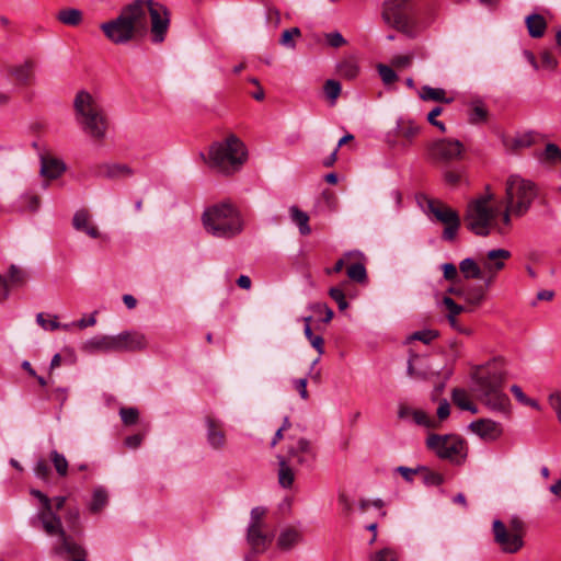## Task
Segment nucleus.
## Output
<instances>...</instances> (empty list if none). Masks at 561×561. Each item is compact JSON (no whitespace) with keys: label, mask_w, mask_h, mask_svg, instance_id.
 <instances>
[{"label":"nucleus","mask_w":561,"mask_h":561,"mask_svg":"<svg viewBox=\"0 0 561 561\" xmlns=\"http://www.w3.org/2000/svg\"><path fill=\"white\" fill-rule=\"evenodd\" d=\"M382 18L386 23L409 37L419 34L416 12L411 0H387Z\"/></svg>","instance_id":"nucleus-7"},{"label":"nucleus","mask_w":561,"mask_h":561,"mask_svg":"<svg viewBox=\"0 0 561 561\" xmlns=\"http://www.w3.org/2000/svg\"><path fill=\"white\" fill-rule=\"evenodd\" d=\"M378 72H379V76L385 84H391L398 79V76L396 75L393 69L389 66L379 65Z\"/></svg>","instance_id":"nucleus-53"},{"label":"nucleus","mask_w":561,"mask_h":561,"mask_svg":"<svg viewBox=\"0 0 561 561\" xmlns=\"http://www.w3.org/2000/svg\"><path fill=\"white\" fill-rule=\"evenodd\" d=\"M94 176L107 180H121L134 174L133 169L124 163H99L92 167Z\"/></svg>","instance_id":"nucleus-14"},{"label":"nucleus","mask_w":561,"mask_h":561,"mask_svg":"<svg viewBox=\"0 0 561 561\" xmlns=\"http://www.w3.org/2000/svg\"><path fill=\"white\" fill-rule=\"evenodd\" d=\"M294 472L283 457H279L278 482L283 488H290L294 483Z\"/></svg>","instance_id":"nucleus-38"},{"label":"nucleus","mask_w":561,"mask_h":561,"mask_svg":"<svg viewBox=\"0 0 561 561\" xmlns=\"http://www.w3.org/2000/svg\"><path fill=\"white\" fill-rule=\"evenodd\" d=\"M427 150L432 161L448 163L462 157L463 145L459 140L440 139L431 142Z\"/></svg>","instance_id":"nucleus-12"},{"label":"nucleus","mask_w":561,"mask_h":561,"mask_svg":"<svg viewBox=\"0 0 561 561\" xmlns=\"http://www.w3.org/2000/svg\"><path fill=\"white\" fill-rule=\"evenodd\" d=\"M290 218L294 224L299 228L301 234H309L311 229L309 227V216L307 213L299 209L297 206L289 208Z\"/></svg>","instance_id":"nucleus-34"},{"label":"nucleus","mask_w":561,"mask_h":561,"mask_svg":"<svg viewBox=\"0 0 561 561\" xmlns=\"http://www.w3.org/2000/svg\"><path fill=\"white\" fill-rule=\"evenodd\" d=\"M55 536L58 538V542L53 547L54 554H68L72 558L71 561H87L88 551L70 535H67L65 528H61V531H56Z\"/></svg>","instance_id":"nucleus-13"},{"label":"nucleus","mask_w":561,"mask_h":561,"mask_svg":"<svg viewBox=\"0 0 561 561\" xmlns=\"http://www.w3.org/2000/svg\"><path fill=\"white\" fill-rule=\"evenodd\" d=\"M443 304L448 310L447 316L457 317L459 313H461L465 310L463 306L456 304L455 300L451 299L450 297H444Z\"/></svg>","instance_id":"nucleus-61"},{"label":"nucleus","mask_w":561,"mask_h":561,"mask_svg":"<svg viewBox=\"0 0 561 561\" xmlns=\"http://www.w3.org/2000/svg\"><path fill=\"white\" fill-rule=\"evenodd\" d=\"M311 309L319 314H324V318L322 319L323 322L328 323L332 320L334 313L333 310L323 302H317L311 306Z\"/></svg>","instance_id":"nucleus-55"},{"label":"nucleus","mask_w":561,"mask_h":561,"mask_svg":"<svg viewBox=\"0 0 561 561\" xmlns=\"http://www.w3.org/2000/svg\"><path fill=\"white\" fill-rule=\"evenodd\" d=\"M65 171L66 165L61 160L50 157L42 158L41 174L44 178L48 180H55L59 178Z\"/></svg>","instance_id":"nucleus-26"},{"label":"nucleus","mask_w":561,"mask_h":561,"mask_svg":"<svg viewBox=\"0 0 561 561\" xmlns=\"http://www.w3.org/2000/svg\"><path fill=\"white\" fill-rule=\"evenodd\" d=\"M26 279L27 275L25 271L14 264L10 265L8 274L2 280V288L4 293L1 296V299L8 298L10 289L23 286L26 283Z\"/></svg>","instance_id":"nucleus-21"},{"label":"nucleus","mask_w":561,"mask_h":561,"mask_svg":"<svg viewBox=\"0 0 561 561\" xmlns=\"http://www.w3.org/2000/svg\"><path fill=\"white\" fill-rule=\"evenodd\" d=\"M536 157L541 163L554 165L558 162L561 163V149L556 144H547Z\"/></svg>","instance_id":"nucleus-33"},{"label":"nucleus","mask_w":561,"mask_h":561,"mask_svg":"<svg viewBox=\"0 0 561 561\" xmlns=\"http://www.w3.org/2000/svg\"><path fill=\"white\" fill-rule=\"evenodd\" d=\"M421 99L427 101H436V102H444V103H450L453 99L446 98V92L444 89L440 88H432L428 85H425L422 88L421 92Z\"/></svg>","instance_id":"nucleus-37"},{"label":"nucleus","mask_w":561,"mask_h":561,"mask_svg":"<svg viewBox=\"0 0 561 561\" xmlns=\"http://www.w3.org/2000/svg\"><path fill=\"white\" fill-rule=\"evenodd\" d=\"M427 359L420 355H413L408 362V374L411 377L427 378L431 375L437 374L436 369H431L425 365Z\"/></svg>","instance_id":"nucleus-25"},{"label":"nucleus","mask_w":561,"mask_h":561,"mask_svg":"<svg viewBox=\"0 0 561 561\" xmlns=\"http://www.w3.org/2000/svg\"><path fill=\"white\" fill-rule=\"evenodd\" d=\"M330 297L337 304L340 310H345L348 308V302L346 300L344 291L339 287H331L329 290Z\"/></svg>","instance_id":"nucleus-48"},{"label":"nucleus","mask_w":561,"mask_h":561,"mask_svg":"<svg viewBox=\"0 0 561 561\" xmlns=\"http://www.w3.org/2000/svg\"><path fill=\"white\" fill-rule=\"evenodd\" d=\"M420 133V127L411 122L402 124L400 135L408 140H412Z\"/></svg>","instance_id":"nucleus-57"},{"label":"nucleus","mask_w":561,"mask_h":561,"mask_svg":"<svg viewBox=\"0 0 561 561\" xmlns=\"http://www.w3.org/2000/svg\"><path fill=\"white\" fill-rule=\"evenodd\" d=\"M207 443L213 449H222L226 445V435L219 422L211 417L206 419Z\"/></svg>","instance_id":"nucleus-22"},{"label":"nucleus","mask_w":561,"mask_h":561,"mask_svg":"<svg viewBox=\"0 0 561 561\" xmlns=\"http://www.w3.org/2000/svg\"><path fill=\"white\" fill-rule=\"evenodd\" d=\"M437 336H438V333L434 330H423V331L414 332L411 335V339L421 341L425 344H428Z\"/></svg>","instance_id":"nucleus-56"},{"label":"nucleus","mask_w":561,"mask_h":561,"mask_svg":"<svg viewBox=\"0 0 561 561\" xmlns=\"http://www.w3.org/2000/svg\"><path fill=\"white\" fill-rule=\"evenodd\" d=\"M72 225L76 230L82 231L100 242L108 241L106 236L102 234L92 222V216L88 209L77 210L72 218Z\"/></svg>","instance_id":"nucleus-16"},{"label":"nucleus","mask_w":561,"mask_h":561,"mask_svg":"<svg viewBox=\"0 0 561 561\" xmlns=\"http://www.w3.org/2000/svg\"><path fill=\"white\" fill-rule=\"evenodd\" d=\"M454 403L463 411H469L472 414L478 413V408L469 400L467 392L463 389L453 390Z\"/></svg>","instance_id":"nucleus-35"},{"label":"nucleus","mask_w":561,"mask_h":561,"mask_svg":"<svg viewBox=\"0 0 561 561\" xmlns=\"http://www.w3.org/2000/svg\"><path fill=\"white\" fill-rule=\"evenodd\" d=\"M356 256H363V253L358 250H354V251H348L344 254L343 257L339 259L334 266L332 267V270L329 271V273H339L341 272L344 266H348L350 264V261L353 260V257H356Z\"/></svg>","instance_id":"nucleus-46"},{"label":"nucleus","mask_w":561,"mask_h":561,"mask_svg":"<svg viewBox=\"0 0 561 561\" xmlns=\"http://www.w3.org/2000/svg\"><path fill=\"white\" fill-rule=\"evenodd\" d=\"M541 66L547 69H554L558 65L557 59L550 51H543L540 55Z\"/></svg>","instance_id":"nucleus-63"},{"label":"nucleus","mask_w":561,"mask_h":561,"mask_svg":"<svg viewBox=\"0 0 561 561\" xmlns=\"http://www.w3.org/2000/svg\"><path fill=\"white\" fill-rule=\"evenodd\" d=\"M459 270L466 278H480L481 270L474 260L467 257L459 264Z\"/></svg>","instance_id":"nucleus-40"},{"label":"nucleus","mask_w":561,"mask_h":561,"mask_svg":"<svg viewBox=\"0 0 561 561\" xmlns=\"http://www.w3.org/2000/svg\"><path fill=\"white\" fill-rule=\"evenodd\" d=\"M274 539V534L267 533L265 526L248 525L247 540L255 553L264 552Z\"/></svg>","instance_id":"nucleus-17"},{"label":"nucleus","mask_w":561,"mask_h":561,"mask_svg":"<svg viewBox=\"0 0 561 561\" xmlns=\"http://www.w3.org/2000/svg\"><path fill=\"white\" fill-rule=\"evenodd\" d=\"M73 105L82 130L92 139L102 140L107 130V119L101 104L89 92L80 91Z\"/></svg>","instance_id":"nucleus-6"},{"label":"nucleus","mask_w":561,"mask_h":561,"mask_svg":"<svg viewBox=\"0 0 561 561\" xmlns=\"http://www.w3.org/2000/svg\"><path fill=\"white\" fill-rule=\"evenodd\" d=\"M288 456L299 466L310 468L316 459V451L306 438H299L296 445L288 448Z\"/></svg>","instance_id":"nucleus-15"},{"label":"nucleus","mask_w":561,"mask_h":561,"mask_svg":"<svg viewBox=\"0 0 561 561\" xmlns=\"http://www.w3.org/2000/svg\"><path fill=\"white\" fill-rule=\"evenodd\" d=\"M413 421L417 425L425 426L427 428L433 427L435 425V421L431 419L424 411L422 410H414L412 414Z\"/></svg>","instance_id":"nucleus-54"},{"label":"nucleus","mask_w":561,"mask_h":561,"mask_svg":"<svg viewBox=\"0 0 561 561\" xmlns=\"http://www.w3.org/2000/svg\"><path fill=\"white\" fill-rule=\"evenodd\" d=\"M301 540V533L295 527L284 528L277 539V546L282 550H290Z\"/></svg>","instance_id":"nucleus-28"},{"label":"nucleus","mask_w":561,"mask_h":561,"mask_svg":"<svg viewBox=\"0 0 561 561\" xmlns=\"http://www.w3.org/2000/svg\"><path fill=\"white\" fill-rule=\"evenodd\" d=\"M31 494L42 504V508L33 517L32 524L35 526L38 522L45 534L54 537L56 531H61L64 526L60 516L54 512L51 499L36 489H32Z\"/></svg>","instance_id":"nucleus-11"},{"label":"nucleus","mask_w":561,"mask_h":561,"mask_svg":"<svg viewBox=\"0 0 561 561\" xmlns=\"http://www.w3.org/2000/svg\"><path fill=\"white\" fill-rule=\"evenodd\" d=\"M119 415L124 424L131 425L137 422L139 413L136 408H122Z\"/></svg>","instance_id":"nucleus-51"},{"label":"nucleus","mask_w":561,"mask_h":561,"mask_svg":"<svg viewBox=\"0 0 561 561\" xmlns=\"http://www.w3.org/2000/svg\"><path fill=\"white\" fill-rule=\"evenodd\" d=\"M304 333L306 339L310 342L311 346L318 352L319 355L324 353V340L320 335L313 334L311 325H305Z\"/></svg>","instance_id":"nucleus-43"},{"label":"nucleus","mask_w":561,"mask_h":561,"mask_svg":"<svg viewBox=\"0 0 561 561\" xmlns=\"http://www.w3.org/2000/svg\"><path fill=\"white\" fill-rule=\"evenodd\" d=\"M470 428L483 439H496L502 433V426L492 420H478L470 424Z\"/></svg>","instance_id":"nucleus-20"},{"label":"nucleus","mask_w":561,"mask_h":561,"mask_svg":"<svg viewBox=\"0 0 561 561\" xmlns=\"http://www.w3.org/2000/svg\"><path fill=\"white\" fill-rule=\"evenodd\" d=\"M413 60V55H397L391 59V66L397 69H403L411 66Z\"/></svg>","instance_id":"nucleus-58"},{"label":"nucleus","mask_w":561,"mask_h":561,"mask_svg":"<svg viewBox=\"0 0 561 561\" xmlns=\"http://www.w3.org/2000/svg\"><path fill=\"white\" fill-rule=\"evenodd\" d=\"M420 472L423 473V482L426 485H440L444 482V478L440 473L431 471L425 467H420Z\"/></svg>","instance_id":"nucleus-47"},{"label":"nucleus","mask_w":561,"mask_h":561,"mask_svg":"<svg viewBox=\"0 0 561 561\" xmlns=\"http://www.w3.org/2000/svg\"><path fill=\"white\" fill-rule=\"evenodd\" d=\"M65 520L75 533H81L79 507H68L65 513Z\"/></svg>","instance_id":"nucleus-41"},{"label":"nucleus","mask_w":561,"mask_h":561,"mask_svg":"<svg viewBox=\"0 0 561 561\" xmlns=\"http://www.w3.org/2000/svg\"><path fill=\"white\" fill-rule=\"evenodd\" d=\"M293 383L301 399L307 400L309 398V393L307 391V378L294 379Z\"/></svg>","instance_id":"nucleus-64"},{"label":"nucleus","mask_w":561,"mask_h":561,"mask_svg":"<svg viewBox=\"0 0 561 561\" xmlns=\"http://www.w3.org/2000/svg\"><path fill=\"white\" fill-rule=\"evenodd\" d=\"M488 110L481 101H474L471 103V111L469 113L470 124L484 123L488 119Z\"/></svg>","instance_id":"nucleus-39"},{"label":"nucleus","mask_w":561,"mask_h":561,"mask_svg":"<svg viewBox=\"0 0 561 561\" xmlns=\"http://www.w3.org/2000/svg\"><path fill=\"white\" fill-rule=\"evenodd\" d=\"M301 36V32L298 27H291L288 30H285L279 38V43L283 46L294 48L295 47V38H299Z\"/></svg>","instance_id":"nucleus-45"},{"label":"nucleus","mask_w":561,"mask_h":561,"mask_svg":"<svg viewBox=\"0 0 561 561\" xmlns=\"http://www.w3.org/2000/svg\"><path fill=\"white\" fill-rule=\"evenodd\" d=\"M34 473L37 478L42 480H47L50 474V469L47 465V462L44 459H39L35 467H34Z\"/></svg>","instance_id":"nucleus-62"},{"label":"nucleus","mask_w":561,"mask_h":561,"mask_svg":"<svg viewBox=\"0 0 561 561\" xmlns=\"http://www.w3.org/2000/svg\"><path fill=\"white\" fill-rule=\"evenodd\" d=\"M57 21L68 26H78L83 21V13L76 8H64L56 14Z\"/></svg>","instance_id":"nucleus-31"},{"label":"nucleus","mask_w":561,"mask_h":561,"mask_svg":"<svg viewBox=\"0 0 561 561\" xmlns=\"http://www.w3.org/2000/svg\"><path fill=\"white\" fill-rule=\"evenodd\" d=\"M205 230L218 238H231L243 229V220L238 208L230 202H221L207 207L202 215Z\"/></svg>","instance_id":"nucleus-4"},{"label":"nucleus","mask_w":561,"mask_h":561,"mask_svg":"<svg viewBox=\"0 0 561 561\" xmlns=\"http://www.w3.org/2000/svg\"><path fill=\"white\" fill-rule=\"evenodd\" d=\"M324 93L332 104L335 103L341 94V84L336 80H327L323 85Z\"/></svg>","instance_id":"nucleus-44"},{"label":"nucleus","mask_w":561,"mask_h":561,"mask_svg":"<svg viewBox=\"0 0 561 561\" xmlns=\"http://www.w3.org/2000/svg\"><path fill=\"white\" fill-rule=\"evenodd\" d=\"M426 446L440 459L455 465H461L468 454L465 440L455 435L431 434L426 439Z\"/></svg>","instance_id":"nucleus-9"},{"label":"nucleus","mask_w":561,"mask_h":561,"mask_svg":"<svg viewBox=\"0 0 561 561\" xmlns=\"http://www.w3.org/2000/svg\"><path fill=\"white\" fill-rule=\"evenodd\" d=\"M443 178L447 185L456 187L465 181L466 170L465 168H449L444 171Z\"/></svg>","instance_id":"nucleus-36"},{"label":"nucleus","mask_w":561,"mask_h":561,"mask_svg":"<svg viewBox=\"0 0 561 561\" xmlns=\"http://www.w3.org/2000/svg\"><path fill=\"white\" fill-rule=\"evenodd\" d=\"M110 503V494L105 486L98 485L93 489L88 511L92 515L100 514Z\"/></svg>","instance_id":"nucleus-23"},{"label":"nucleus","mask_w":561,"mask_h":561,"mask_svg":"<svg viewBox=\"0 0 561 561\" xmlns=\"http://www.w3.org/2000/svg\"><path fill=\"white\" fill-rule=\"evenodd\" d=\"M397 552L391 548H383L370 557V561H397Z\"/></svg>","instance_id":"nucleus-50"},{"label":"nucleus","mask_w":561,"mask_h":561,"mask_svg":"<svg viewBox=\"0 0 561 561\" xmlns=\"http://www.w3.org/2000/svg\"><path fill=\"white\" fill-rule=\"evenodd\" d=\"M537 195L534 183L518 175L506 181L505 207L495 201L493 193L472 201L465 218L466 227L477 236L504 234L511 228V218L524 216Z\"/></svg>","instance_id":"nucleus-1"},{"label":"nucleus","mask_w":561,"mask_h":561,"mask_svg":"<svg viewBox=\"0 0 561 561\" xmlns=\"http://www.w3.org/2000/svg\"><path fill=\"white\" fill-rule=\"evenodd\" d=\"M494 542L504 553H517L524 547L526 525L518 516H512L507 524L494 519L492 524Z\"/></svg>","instance_id":"nucleus-8"},{"label":"nucleus","mask_w":561,"mask_h":561,"mask_svg":"<svg viewBox=\"0 0 561 561\" xmlns=\"http://www.w3.org/2000/svg\"><path fill=\"white\" fill-rule=\"evenodd\" d=\"M34 68L35 64L33 60L27 59L23 64L13 66L9 69V75L14 78V80L22 84L27 85L32 82L34 77Z\"/></svg>","instance_id":"nucleus-24"},{"label":"nucleus","mask_w":561,"mask_h":561,"mask_svg":"<svg viewBox=\"0 0 561 561\" xmlns=\"http://www.w3.org/2000/svg\"><path fill=\"white\" fill-rule=\"evenodd\" d=\"M471 378L472 390L488 408L504 414L510 413V398L502 390L504 376L500 370L490 365L478 367Z\"/></svg>","instance_id":"nucleus-3"},{"label":"nucleus","mask_w":561,"mask_h":561,"mask_svg":"<svg viewBox=\"0 0 561 561\" xmlns=\"http://www.w3.org/2000/svg\"><path fill=\"white\" fill-rule=\"evenodd\" d=\"M36 321L44 330L55 331L60 328L57 317H54L51 320H46L43 313H38Z\"/></svg>","instance_id":"nucleus-59"},{"label":"nucleus","mask_w":561,"mask_h":561,"mask_svg":"<svg viewBox=\"0 0 561 561\" xmlns=\"http://www.w3.org/2000/svg\"><path fill=\"white\" fill-rule=\"evenodd\" d=\"M511 253L504 249L491 250L488 253V261L484 263V268L491 273L496 274L497 271L504 267L503 260L510 257Z\"/></svg>","instance_id":"nucleus-29"},{"label":"nucleus","mask_w":561,"mask_h":561,"mask_svg":"<svg viewBox=\"0 0 561 561\" xmlns=\"http://www.w3.org/2000/svg\"><path fill=\"white\" fill-rule=\"evenodd\" d=\"M336 71L340 77L352 80L357 77L359 67L354 57H348L337 64Z\"/></svg>","instance_id":"nucleus-32"},{"label":"nucleus","mask_w":561,"mask_h":561,"mask_svg":"<svg viewBox=\"0 0 561 561\" xmlns=\"http://www.w3.org/2000/svg\"><path fill=\"white\" fill-rule=\"evenodd\" d=\"M148 16L152 42L160 44L165 39L170 25V12L161 3L152 0H135L126 5L119 15L100 25L104 35L114 44L131 41L137 33L147 31Z\"/></svg>","instance_id":"nucleus-2"},{"label":"nucleus","mask_w":561,"mask_h":561,"mask_svg":"<svg viewBox=\"0 0 561 561\" xmlns=\"http://www.w3.org/2000/svg\"><path fill=\"white\" fill-rule=\"evenodd\" d=\"M526 26L529 35L533 38H540L545 35L547 30V21L540 14H530L526 18Z\"/></svg>","instance_id":"nucleus-30"},{"label":"nucleus","mask_w":561,"mask_h":561,"mask_svg":"<svg viewBox=\"0 0 561 561\" xmlns=\"http://www.w3.org/2000/svg\"><path fill=\"white\" fill-rule=\"evenodd\" d=\"M50 460L55 467V470L56 472L60 476V477H65L67 476L68 473V461L66 459V457L58 453L57 450H53L50 453Z\"/></svg>","instance_id":"nucleus-42"},{"label":"nucleus","mask_w":561,"mask_h":561,"mask_svg":"<svg viewBox=\"0 0 561 561\" xmlns=\"http://www.w3.org/2000/svg\"><path fill=\"white\" fill-rule=\"evenodd\" d=\"M83 350L89 353H119L118 339L116 335H95L84 342Z\"/></svg>","instance_id":"nucleus-18"},{"label":"nucleus","mask_w":561,"mask_h":561,"mask_svg":"<svg viewBox=\"0 0 561 561\" xmlns=\"http://www.w3.org/2000/svg\"><path fill=\"white\" fill-rule=\"evenodd\" d=\"M443 112V107L440 106H436L434 107L427 115V121L436 126L442 133H445L446 131V126L444 125V123L437 121V116H439Z\"/></svg>","instance_id":"nucleus-60"},{"label":"nucleus","mask_w":561,"mask_h":561,"mask_svg":"<svg viewBox=\"0 0 561 561\" xmlns=\"http://www.w3.org/2000/svg\"><path fill=\"white\" fill-rule=\"evenodd\" d=\"M346 268V274L353 282L364 284L367 282V272L364 263V255L353 257Z\"/></svg>","instance_id":"nucleus-27"},{"label":"nucleus","mask_w":561,"mask_h":561,"mask_svg":"<svg viewBox=\"0 0 561 561\" xmlns=\"http://www.w3.org/2000/svg\"><path fill=\"white\" fill-rule=\"evenodd\" d=\"M247 161L244 144L234 135L214 142L208 150L207 164L224 175L238 172Z\"/></svg>","instance_id":"nucleus-5"},{"label":"nucleus","mask_w":561,"mask_h":561,"mask_svg":"<svg viewBox=\"0 0 561 561\" xmlns=\"http://www.w3.org/2000/svg\"><path fill=\"white\" fill-rule=\"evenodd\" d=\"M423 201L424 204H422V207L425 213L431 218L444 225L443 240L446 242L455 241L460 227V217L458 213L438 199L424 197Z\"/></svg>","instance_id":"nucleus-10"},{"label":"nucleus","mask_w":561,"mask_h":561,"mask_svg":"<svg viewBox=\"0 0 561 561\" xmlns=\"http://www.w3.org/2000/svg\"><path fill=\"white\" fill-rule=\"evenodd\" d=\"M466 301L472 306H479L484 299V291L482 288H473L463 295Z\"/></svg>","instance_id":"nucleus-52"},{"label":"nucleus","mask_w":561,"mask_h":561,"mask_svg":"<svg viewBox=\"0 0 561 561\" xmlns=\"http://www.w3.org/2000/svg\"><path fill=\"white\" fill-rule=\"evenodd\" d=\"M265 514H266L265 507H262V506L253 507L250 513L249 525L265 526V523H264Z\"/></svg>","instance_id":"nucleus-49"},{"label":"nucleus","mask_w":561,"mask_h":561,"mask_svg":"<svg viewBox=\"0 0 561 561\" xmlns=\"http://www.w3.org/2000/svg\"><path fill=\"white\" fill-rule=\"evenodd\" d=\"M119 353L138 352L147 347L146 335L138 331H124L117 334Z\"/></svg>","instance_id":"nucleus-19"}]
</instances>
